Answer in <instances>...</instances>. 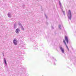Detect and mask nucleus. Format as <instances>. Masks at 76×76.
Here are the masks:
<instances>
[{
  "mask_svg": "<svg viewBox=\"0 0 76 76\" xmlns=\"http://www.w3.org/2000/svg\"><path fill=\"white\" fill-rule=\"evenodd\" d=\"M67 15L68 16V18L69 19H71L72 15H71V12H70V10H69V12H68Z\"/></svg>",
  "mask_w": 76,
  "mask_h": 76,
  "instance_id": "nucleus-1",
  "label": "nucleus"
},
{
  "mask_svg": "<svg viewBox=\"0 0 76 76\" xmlns=\"http://www.w3.org/2000/svg\"><path fill=\"white\" fill-rule=\"evenodd\" d=\"M13 42L15 45H17V44H18V41H17L16 39H14L13 41Z\"/></svg>",
  "mask_w": 76,
  "mask_h": 76,
  "instance_id": "nucleus-2",
  "label": "nucleus"
},
{
  "mask_svg": "<svg viewBox=\"0 0 76 76\" xmlns=\"http://www.w3.org/2000/svg\"><path fill=\"white\" fill-rule=\"evenodd\" d=\"M15 32L17 34H19V32H20V29L17 28Z\"/></svg>",
  "mask_w": 76,
  "mask_h": 76,
  "instance_id": "nucleus-3",
  "label": "nucleus"
},
{
  "mask_svg": "<svg viewBox=\"0 0 76 76\" xmlns=\"http://www.w3.org/2000/svg\"><path fill=\"white\" fill-rule=\"evenodd\" d=\"M4 61L5 64V66H7V63L6 62V60L5 58H4Z\"/></svg>",
  "mask_w": 76,
  "mask_h": 76,
  "instance_id": "nucleus-4",
  "label": "nucleus"
},
{
  "mask_svg": "<svg viewBox=\"0 0 76 76\" xmlns=\"http://www.w3.org/2000/svg\"><path fill=\"white\" fill-rule=\"evenodd\" d=\"M65 40H66V42L67 43V44H68V37L66 36L65 37Z\"/></svg>",
  "mask_w": 76,
  "mask_h": 76,
  "instance_id": "nucleus-5",
  "label": "nucleus"
},
{
  "mask_svg": "<svg viewBox=\"0 0 76 76\" xmlns=\"http://www.w3.org/2000/svg\"><path fill=\"white\" fill-rule=\"evenodd\" d=\"M60 49H61V51L63 53H64V49H63L62 47H61L60 48Z\"/></svg>",
  "mask_w": 76,
  "mask_h": 76,
  "instance_id": "nucleus-6",
  "label": "nucleus"
},
{
  "mask_svg": "<svg viewBox=\"0 0 76 76\" xmlns=\"http://www.w3.org/2000/svg\"><path fill=\"white\" fill-rule=\"evenodd\" d=\"M64 43L65 44L68 50H69V48H68L67 46V45H66V42H65V41L64 40Z\"/></svg>",
  "mask_w": 76,
  "mask_h": 76,
  "instance_id": "nucleus-7",
  "label": "nucleus"
},
{
  "mask_svg": "<svg viewBox=\"0 0 76 76\" xmlns=\"http://www.w3.org/2000/svg\"><path fill=\"white\" fill-rule=\"evenodd\" d=\"M16 26H17V24L15 23L14 26V28H16Z\"/></svg>",
  "mask_w": 76,
  "mask_h": 76,
  "instance_id": "nucleus-8",
  "label": "nucleus"
},
{
  "mask_svg": "<svg viewBox=\"0 0 76 76\" xmlns=\"http://www.w3.org/2000/svg\"><path fill=\"white\" fill-rule=\"evenodd\" d=\"M21 29L23 31H24V28H23V27L22 26H21Z\"/></svg>",
  "mask_w": 76,
  "mask_h": 76,
  "instance_id": "nucleus-9",
  "label": "nucleus"
},
{
  "mask_svg": "<svg viewBox=\"0 0 76 76\" xmlns=\"http://www.w3.org/2000/svg\"><path fill=\"white\" fill-rule=\"evenodd\" d=\"M8 16L9 18H10V13L9 12L8 14Z\"/></svg>",
  "mask_w": 76,
  "mask_h": 76,
  "instance_id": "nucleus-10",
  "label": "nucleus"
},
{
  "mask_svg": "<svg viewBox=\"0 0 76 76\" xmlns=\"http://www.w3.org/2000/svg\"><path fill=\"white\" fill-rule=\"evenodd\" d=\"M18 25H19V26L20 25V23H18Z\"/></svg>",
  "mask_w": 76,
  "mask_h": 76,
  "instance_id": "nucleus-11",
  "label": "nucleus"
},
{
  "mask_svg": "<svg viewBox=\"0 0 76 76\" xmlns=\"http://www.w3.org/2000/svg\"><path fill=\"white\" fill-rule=\"evenodd\" d=\"M59 4L60 6H61V3H59Z\"/></svg>",
  "mask_w": 76,
  "mask_h": 76,
  "instance_id": "nucleus-12",
  "label": "nucleus"
},
{
  "mask_svg": "<svg viewBox=\"0 0 76 76\" xmlns=\"http://www.w3.org/2000/svg\"><path fill=\"white\" fill-rule=\"evenodd\" d=\"M60 26H61L60 25H59V27L60 28Z\"/></svg>",
  "mask_w": 76,
  "mask_h": 76,
  "instance_id": "nucleus-13",
  "label": "nucleus"
},
{
  "mask_svg": "<svg viewBox=\"0 0 76 76\" xmlns=\"http://www.w3.org/2000/svg\"><path fill=\"white\" fill-rule=\"evenodd\" d=\"M3 56H4V55H3Z\"/></svg>",
  "mask_w": 76,
  "mask_h": 76,
  "instance_id": "nucleus-14",
  "label": "nucleus"
}]
</instances>
